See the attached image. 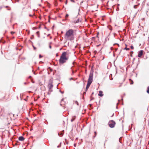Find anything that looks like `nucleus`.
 Returning a JSON list of instances; mask_svg holds the SVG:
<instances>
[{
    "label": "nucleus",
    "mask_w": 149,
    "mask_h": 149,
    "mask_svg": "<svg viewBox=\"0 0 149 149\" xmlns=\"http://www.w3.org/2000/svg\"><path fill=\"white\" fill-rule=\"evenodd\" d=\"M93 94V93H92V95Z\"/></svg>",
    "instance_id": "31"
},
{
    "label": "nucleus",
    "mask_w": 149,
    "mask_h": 149,
    "mask_svg": "<svg viewBox=\"0 0 149 149\" xmlns=\"http://www.w3.org/2000/svg\"><path fill=\"white\" fill-rule=\"evenodd\" d=\"M69 58L68 54L67 52H63L62 53L59 60V62L60 64H63Z\"/></svg>",
    "instance_id": "2"
},
{
    "label": "nucleus",
    "mask_w": 149,
    "mask_h": 149,
    "mask_svg": "<svg viewBox=\"0 0 149 149\" xmlns=\"http://www.w3.org/2000/svg\"><path fill=\"white\" fill-rule=\"evenodd\" d=\"M143 54V51L142 50H141L139 51V52L138 54V56L139 57H141Z\"/></svg>",
    "instance_id": "5"
},
{
    "label": "nucleus",
    "mask_w": 149,
    "mask_h": 149,
    "mask_svg": "<svg viewBox=\"0 0 149 149\" xmlns=\"http://www.w3.org/2000/svg\"><path fill=\"white\" fill-rule=\"evenodd\" d=\"M49 48H50V49L51 48V45H50V46H49Z\"/></svg>",
    "instance_id": "25"
},
{
    "label": "nucleus",
    "mask_w": 149,
    "mask_h": 149,
    "mask_svg": "<svg viewBox=\"0 0 149 149\" xmlns=\"http://www.w3.org/2000/svg\"><path fill=\"white\" fill-rule=\"evenodd\" d=\"M14 33H15V32H14L12 31V32H11V33L12 35H13Z\"/></svg>",
    "instance_id": "15"
},
{
    "label": "nucleus",
    "mask_w": 149,
    "mask_h": 149,
    "mask_svg": "<svg viewBox=\"0 0 149 149\" xmlns=\"http://www.w3.org/2000/svg\"><path fill=\"white\" fill-rule=\"evenodd\" d=\"M33 47L34 50H35L36 49V48L35 47H34L33 46Z\"/></svg>",
    "instance_id": "19"
},
{
    "label": "nucleus",
    "mask_w": 149,
    "mask_h": 149,
    "mask_svg": "<svg viewBox=\"0 0 149 149\" xmlns=\"http://www.w3.org/2000/svg\"><path fill=\"white\" fill-rule=\"evenodd\" d=\"M48 86L49 88H51L52 87L53 85L52 84H49L48 85Z\"/></svg>",
    "instance_id": "9"
},
{
    "label": "nucleus",
    "mask_w": 149,
    "mask_h": 149,
    "mask_svg": "<svg viewBox=\"0 0 149 149\" xmlns=\"http://www.w3.org/2000/svg\"><path fill=\"white\" fill-rule=\"evenodd\" d=\"M10 9H11L10 8H9L8 10H10Z\"/></svg>",
    "instance_id": "23"
},
{
    "label": "nucleus",
    "mask_w": 149,
    "mask_h": 149,
    "mask_svg": "<svg viewBox=\"0 0 149 149\" xmlns=\"http://www.w3.org/2000/svg\"><path fill=\"white\" fill-rule=\"evenodd\" d=\"M92 106V104H90V107H91V106Z\"/></svg>",
    "instance_id": "26"
},
{
    "label": "nucleus",
    "mask_w": 149,
    "mask_h": 149,
    "mask_svg": "<svg viewBox=\"0 0 149 149\" xmlns=\"http://www.w3.org/2000/svg\"><path fill=\"white\" fill-rule=\"evenodd\" d=\"M79 21V19H77V20L75 21V20H74V23H78Z\"/></svg>",
    "instance_id": "12"
},
{
    "label": "nucleus",
    "mask_w": 149,
    "mask_h": 149,
    "mask_svg": "<svg viewBox=\"0 0 149 149\" xmlns=\"http://www.w3.org/2000/svg\"><path fill=\"white\" fill-rule=\"evenodd\" d=\"M24 84H26V83H24Z\"/></svg>",
    "instance_id": "34"
},
{
    "label": "nucleus",
    "mask_w": 149,
    "mask_h": 149,
    "mask_svg": "<svg viewBox=\"0 0 149 149\" xmlns=\"http://www.w3.org/2000/svg\"><path fill=\"white\" fill-rule=\"evenodd\" d=\"M146 91L148 93H149V86L148 87Z\"/></svg>",
    "instance_id": "11"
},
{
    "label": "nucleus",
    "mask_w": 149,
    "mask_h": 149,
    "mask_svg": "<svg viewBox=\"0 0 149 149\" xmlns=\"http://www.w3.org/2000/svg\"><path fill=\"white\" fill-rule=\"evenodd\" d=\"M93 72L92 70L91 71L89 75V78L88 80L86 88V91H87L89 88L91 84L93 81Z\"/></svg>",
    "instance_id": "3"
},
{
    "label": "nucleus",
    "mask_w": 149,
    "mask_h": 149,
    "mask_svg": "<svg viewBox=\"0 0 149 149\" xmlns=\"http://www.w3.org/2000/svg\"><path fill=\"white\" fill-rule=\"evenodd\" d=\"M93 65H92V68H91L92 69V68H93Z\"/></svg>",
    "instance_id": "27"
},
{
    "label": "nucleus",
    "mask_w": 149,
    "mask_h": 149,
    "mask_svg": "<svg viewBox=\"0 0 149 149\" xmlns=\"http://www.w3.org/2000/svg\"><path fill=\"white\" fill-rule=\"evenodd\" d=\"M133 82H132V83L131 84H133Z\"/></svg>",
    "instance_id": "29"
},
{
    "label": "nucleus",
    "mask_w": 149,
    "mask_h": 149,
    "mask_svg": "<svg viewBox=\"0 0 149 149\" xmlns=\"http://www.w3.org/2000/svg\"><path fill=\"white\" fill-rule=\"evenodd\" d=\"M22 3H23L24 4V5H26L27 3V1H26L24 2H22Z\"/></svg>",
    "instance_id": "10"
},
{
    "label": "nucleus",
    "mask_w": 149,
    "mask_h": 149,
    "mask_svg": "<svg viewBox=\"0 0 149 149\" xmlns=\"http://www.w3.org/2000/svg\"><path fill=\"white\" fill-rule=\"evenodd\" d=\"M131 48L132 49H134V47H133V46H131Z\"/></svg>",
    "instance_id": "18"
},
{
    "label": "nucleus",
    "mask_w": 149,
    "mask_h": 149,
    "mask_svg": "<svg viewBox=\"0 0 149 149\" xmlns=\"http://www.w3.org/2000/svg\"><path fill=\"white\" fill-rule=\"evenodd\" d=\"M36 33H37V34H38V33H39V31H37V32Z\"/></svg>",
    "instance_id": "24"
},
{
    "label": "nucleus",
    "mask_w": 149,
    "mask_h": 149,
    "mask_svg": "<svg viewBox=\"0 0 149 149\" xmlns=\"http://www.w3.org/2000/svg\"><path fill=\"white\" fill-rule=\"evenodd\" d=\"M74 119H72L71 120V121L72 122L74 120Z\"/></svg>",
    "instance_id": "21"
},
{
    "label": "nucleus",
    "mask_w": 149,
    "mask_h": 149,
    "mask_svg": "<svg viewBox=\"0 0 149 149\" xmlns=\"http://www.w3.org/2000/svg\"><path fill=\"white\" fill-rule=\"evenodd\" d=\"M125 49H126L127 50H129V48H125Z\"/></svg>",
    "instance_id": "20"
},
{
    "label": "nucleus",
    "mask_w": 149,
    "mask_h": 149,
    "mask_svg": "<svg viewBox=\"0 0 149 149\" xmlns=\"http://www.w3.org/2000/svg\"><path fill=\"white\" fill-rule=\"evenodd\" d=\"M74 30L72 29H70L67 30L64 36V38L65 39L71 41L74 39Z\"/></svg>",
    "instance_id": "1"
},
{
    "label": "nucleus",
    "mask_w": 149,
    "mask_h": 149,
    "mask_svg": "<svg viewBox=\"0 0 149 149\" xmlns=\"http://www.w3.org/2000/svg\"><path fill=\"white\" fill-rule=\"evenodd\" d=\"M95 5L96 8H95V9H94V10L95 11H96L97 10V8L98 7V5H97V4H95Z\"/></svg>",
    "instance_id": "8"
},
{
    "label": "nucleus",
    "mask_w": 149,
    "mask_h": 149,
    "mask_svg": "<svg viewBox=\"0 0 149 149\" xmlns=\"http://www.w3.org/2000/svg\"><path fill=\"white\" fill-rule=\"evenodd\" d=\"M39 57L40 58H41L42 57V56L41 55H39Z\"/></svg>",
    "instance_id": "16"
},
{
    "label": "nucleus",
    "mask_w": 149,
    "mask_h": 149,
    "mask_svg": "<svg viewBox=\"0 0 149 149\" xmlns=\"http://www.w3.org/2000/svg\"><path fill=\"white\" fill-rule=\"evenodd\" d=\"M67 3V0H66L65 4H66Z\"/></svg>",
    "instance_id": "22"
},
{
    "label": "nucleus",
    "mask_w": 149,
    "mask_h": 149,
    "mask_svg": "<svg viewBox=\"0 0 149 149\" xmlns=\"http://www.w3.org/2000/svg\"><path fill=\"white\" fill-rule=\"evenodd\" d=\"M100 96H103V94H102V92L101 91H100L99 92V93L98 94Z\"/></svg>",
    "instance_id": "7"
},
{
    "label": "nucleus",
    "mask_w": 149,
    "mask_h": 149,
    "mask_svg": "<svg viewBox=\"0 0 149 149\" xmlns=\"http://www.w3.org/2000/svg\"><path fill=\"white\" fill-rule=\"evenodd\" d=\"M69 16V15L68 14H66L65 16V18L66 19Z\"/></svg>",
    "instance_id": "13"
},
{
    "label": "nucleus",
    "mask_w": 149,
    "mask_h": 149,
    "mask_svg": "<svg viewBox=\"0 0 149 149\" xmlns=\"http://www.w3.org/2000/svg\"><path fill=\"white\" fill-rule=\"evenodd\" d=\"M92 100V99H91V100Z\"/></svg>",
    "instance_id": "32"
},
{
    "label": "nucleus",
    "mask_w": 149,
    "mask_h": 149,
    "mask_svg": "<svg viewBox=\"0 0 149 149\" xmlns=\"http://www.w3.org/2000/svg\"><path fill=\"white\" fill-rule=\"evenodd\" d=\"M115 124V123L113 120H111L109 122V126L111 127H114Z\"/></svg>",
    "instance_id": "4"
},
{
    "label": "nucleus",
    "mask_w": 149,
    "mask_h": 149,
    "mask_svg": "<svg viewBox=\"0 0 149 149\" xmlns=\"http://www.w3.org/2000/svg\"><path fill=\"white\" fill-rule=\"evenodd\" d=\"M133 82H132V83L131 84H133Z\"/></svg>",
    "instance_id": "30"
},
{
    "label": "nucleus",
    "mask_w": 149,
    "mask_h": 149,
    "mask_svg": "<svg viewBox=\"0 0 149 149\" xmlns=\"http://www.w3.org/2000/svg\"><path fill=\"white\" fill-rule=\"evenodd\" d=\"M6 7L7 8V7H8V6H6Z\"/></svg>",
    "instance_id": "33"
},
{
    "label": "nucleus",
    "mask_w": 149,
    "mask_h": 149,
    "mask_svg": "<svg viewBox=\"0 0 149 149\" xmlns=\"http://www.w3.org/2000/svg\"><path fill=\"white\" fill-rule=\"evenodd\" d=\"M24 139V138L22 136H21L19 137V141H23Z\"/></svg>",
    "instance_id": "6"
},
{
    "label": "nucleus",
    "mask_w": 149,
    "mask_h": 149,
    "mask_svg": "<svg viewBox=\"0 0 149 149\" xmlns=\"http://www.w3.org/2000/svg\"><path fill=\"white\" fill-rule=\"evenodd\" d=\"M31 77V76H30V77H29V78H30Z\"/></svg>",
    "instance_id": "28"
},
{
    "label": "nucleus",
    "mask_w": 149,
    "mask_h": 149,
    "mask_svg": "<svg viewBox=\"0 0 149 149\" xmlns=\"http://www.w3.org/2000/svg\"><path fill=\"white\" fill-rule=\"evenodd\" d=\"M20 0H15V1L16 2H19V1Z\"/></svg>",
    "instance_id": "14"
},
{
    "label": "nucleus",
    "mask_w": 149,
    "mask_h": 149,
    "mask_svg": "<svg viewBox=\"0 0 149 149\" xmlns=\"http://www.w3.org/2000/svg\"><path fill=\"white\" fill-rule=\"evenodd\" d=\"M70 1L73 3L74 2V0H70Z\"/></svg>",
    "instance_id": "17"
}]
</instances>
